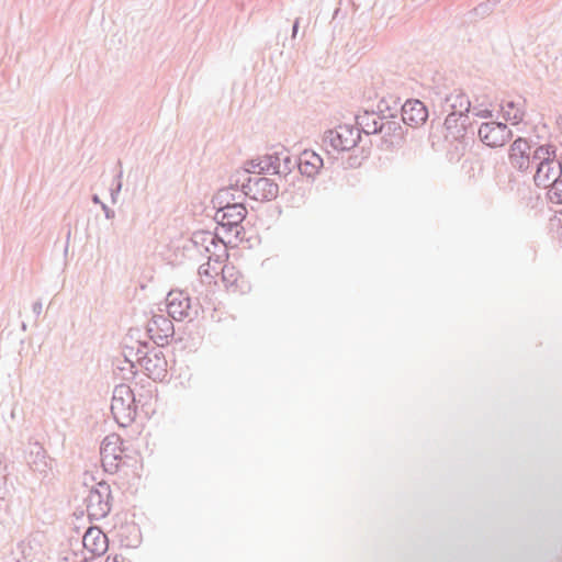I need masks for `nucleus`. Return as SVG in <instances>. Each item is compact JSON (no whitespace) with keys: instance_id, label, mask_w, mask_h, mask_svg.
Returning <instances> with one entry per match:
<instances>
[{"instance_id":"1","label":"nucleus","mask_w":562,"mask_h":562,"mask_svg":"<svg viewBox=\"0 0 562 562\" xmlns=\"http://www.w3.org/2000/svg\"><path fill=\"white\" fill-rule=\"evenodd\" d=\"M533 158L539 161L533 178L535 183L538 187L550 188L562 173V165L557 160L554 147L551 145L539 146L533 153Z\"/></svg>"},{"instance_id":"2","label":"nucleus","mask_w":562,"mask_h":562,"mask_svg":"<svg viewBox=\"0 0 562 562\" xmlns=\"http://www.w3.org/2000/svg\"><path fill=\"white\" fill-rule=\"evenodd\" d=\"M124 456L123 442L119 435L106 436L101 445V461L104 470L114 473L119 470Z\"/></svg>"},{"instance_id":"3","label":"nucleus","mask_w":562,"mask_h":562,"mask_svg":"<svg viewBox=\"0 0 562 562\" xmlns=\"http://www.w3.org/2000/svg\"><path fill=\"white\" fill-rule=\"evenodd\" d=\"M360 138L358 128L342 124L327 133L326 139L336 150H349L353 148Z\"/></svg>"},{"instance_id":"4","label":"nucleus","mask_w":562,"mask_h":562,"mask_svg":"<svg viewBox=\"0 0 562 562\" xmlns=\"http://www.w3.org/2000/svg\"><path fill=\"white\" fill-rule=\"evenodd\" d=\"M111 412L121 425H125L134 418V407L132 406V394L126 387L117 390L111 402Z\"/></svg>"},{"instance_id":"5","label":"nucleus","mask_w":562,"mask_h":562,"mask_svg":"<svg viewBox=\"0 0 562 562\" xmlns=\"http://www.w3.org/2000/svg\"><path fill=\"white\" fill-rule=\"evenodd\" d=\"M479 136L487 146L499 147L506 144L512 133L505 124L488 122L481 125Z\"/></svg>"},{"instance_id":"6","label":"nucleus","mask_w":562,"mask_h":562,"mask_svg":"<svg viewBox=\"0 0 562 562\" xmlns=\"http://www.w3.org/2000/svg\"><path fill=\"white\" fill-rule=\"evenodd\" d=\"M428 117V110L419 100H407L402 106L403 122L413 127L423 125Z\"/></svg>"},{"instance_id":"7","label":"nucleus","mask_w":562,"mask_h":562,"mask_svg":"<svg viewBox=\"0 0 562 562\" xmlns=\"http://www.w3.org/2000/svg\"><path fill=\"white\" fill-rule=\"evenodd\" d=\"M82 543L92 555H101L108 550V538L98 527H90L86 531Z\"/></svg>"},{"instance_id":"8","label":"nucleus","mask_w":562,"mask_h":562,"mask_svg":"<svg viewBox=\"0 0 562 562\" xmlns=\"http://www.w3.org/2000/svg\"><path fill=\"white\" fill-rule=\"evenodd\" d=\"M247 211L246 209L239 204H227L222 206L216 212V220L223 226H236L244 221L246 217Z\"/></svg>"},{"instance_id":"9","label":"nucleus","mask_w":562,"mask_h":562,"mask_svg":"<svg viewBox=\"0 0 562 562\" xmlns=\"http://www.w3.org/2000/svg\"><path fill=\"white\" fill-rule=\"evenodd\" d=\"M509 161L514 168L519 170H525L529 167L530 146L527 140L518 138L512 144Z\"/></svg>"},{"instance_id":"10","label":"nucleus","mask_w":562,"mask_h":562,"mask_svg":"<svg viewBox=\"0 0 562 562\" xmlns=\"http://www.w3.org/2000/svg\"><path fill=\"white\" fill-rule=\"evenodd\" d=\"M190 308V300L182 292L169 293L167 311L172 318L181 321L189 315Z\"/></svg>"},{"instance_id":"11","label":"nucleus","mask_w":562,"mask_h":562,"mask_svg":"<svg viewBox=\"0 0 562 562\" xmlns=\"http://www.w3.org/2000/svg\"><path fill=\"white\" fill-rule=\"evenodd\" d=\"M323 167L322 157L313 150H304L299 158V169L301 173L313 177L318 173Z\"/></svg>"},{"instance_id":"12","label":"nucleus","mask_w":562,"mask_h":562,"mask_svg":"<svg viewBox=\"0 0 562 562\" xmlns=\"http://www.w3.org/2000/svg\"><path fill=\"white\" fill-rule=\"evenodd\" d=\"M447 112L458 114L459 117L465 116L470 111L471 102L462 91H453L447 98Z\"/></svg>"},{"instance_id":"13","label":"nucleus","mask_w":562,"mask_h":562,"mask_svg":"<svg viewBox=\"0 0 562 562\" xmlns=\"http://www.w3.org/2000/svg\"><path fill=\"white\" fill-rule=\"evenodd\" d=\"M256 200H272L278 195L279 188L268 178H259L252 186Z\"/></svg>"},{"instance_id":"14","label":"nucleus","mask_w":562,"mask_h":562,"mask_svg":"<svg viewBox=\"0 0 562 562\" xmlns=\"http://www.w3.org/2000/svg\"><path fill=\"white\" fill-rule=\"evenodd\" d=\"M108 512V504H101L98 493H93L89 496L88 513L91 517L99 519L106 516Z\"/></svg>"},{"instance_id":"15","label":"nucleus","mask_w":562,"mask_h":562,"mask_svg":"<svg viewBox=\"0 0 562 562\" xmlns=\"http://www.w3.org/2000/svg\"><path fill=\"white\" fill-rule=\"evenodd\" d=\"M502 113L506 121L512 124H518L522 121L524 111L516 106L513 102H507L502 106Z\"/></svg>"},{"instance_id":"16","label":"nucleus","mask_w":562,"mask_h":562,"mask_svg":"<svg viewBox=\"0 0 562 562\" xmlns=\"http://www.w3.org/2000/svg\"><path fill=\"white\" fill-rule=\"evenodd\" d=\"M547 195L552 203L562 204V179L552 183Z\"/></svg>"},{"instance_id":"17","label":"nucleus","mask_w":562,"mask_h":562,"mask_svg":"<svg viewBox=\"0 0 562 562\" xmlns=\"http://www.w3.org/2000/svg\"><path fill=\"white\" fill-rule=\"evenodd\" d=\"M239 273L234 266L226 265L222 268V278L228 285L236 284Z\"/></svg>"},{"instance_id":"18","label":"nucleus","mask_w":562,"mask_h":562,"mask_svg":"<svg viewBox=\"0 0 562 562\" xmlns=\"http://www.w3.org/2000/svg\"><path fill=\"white\" fill-rule=\"evenodd\" d=\"M461 119L462 117H459L458 114L448 112V116L445 120V127L450 132L456 131L457 133H459L461 130H463V122L459 124V121Z\"/></svg>"},{"instance_id":"19","label":"nucleus","mask_w":562,"mask_h":562,"mask_svg":"<svg viewBox=\"0 0 562 562\" xmlns=\"http://www.w3.org/2000/svg\"><path fill=\"white\" fill-rule=\"evenodd\" d=\"M199 240H201L203 243L210 241L211 244L216 245L215 244V237L210 232H202V233L195 234L194 235V241L198 244Z\"/></svg>"},{"instance_id":"20","label":"nucleus","mask_w":562,"mask_h":562,"mask_svg":"<svg viewBox=\"0 0 562 562\" xmlns=\"http://www.w3.org/2000/svg\"><path fill=\"white\" fill-rule=\"evenodd\" d=\"M212 272L215 273L216 269L212 268V271H211V260H209V262L206 265H203L200 267V274L212 277Z\"/></svg>"},{"instance_id":"21","label":"nucleus","mask_w":562,"mask_h":562,"mask_svg":"<svg viewBox=\"0 0 562 562\" xmlns=\"http://www.w3.org/2000/svg\"><path fill=\"white\" fill-rule=\"evenodd\" d=\"M106 562H125V559L121 554L109 555Z\"/></svg>"},{"instance_id":"22","label":"nucleus","mask_w":562,"mask_h":562,"mask_svg":"<svg viewBox=\"0 0 562 562\" xmlns=\"http://www.w3.org/2000/svg\"><path fill=\"white\" fill-rule=\"evenodd\" d=\"M146 370L148 371V374H149L151 378H154V379H156V378H158V376L160 375V372H155V371H153L149 367H146Z\"/></svg>"},{"instance_id":"23","label":"nucleus","mask_w":562,"mask_h":562,"mask_svg":"<svg viewBox=\"0 0 562 562\" xmlns=\"http://www.w3.org/2000/svg\"><path fill=\"white\" fill-rule=\"evenodd\" d=\"M161 322H162V324H164V325H166L168 328H170V327H171V323H170L168 319H166V318L161 317Z\"/></svg>"},{"instance_id":"24","label":"nucleus","mask_w":562,"mask_h":562,"mask_svg":"<svg viewBox=\"0 0 562 562\" xmlns=\"http://www.w3.org/2000/svg\"><path fill=\"white\" fill-rule=\"evenodd\" d=\"M158 361L162 362L160 359H158ZM164 364H165V363L162 362V367H161V369H160V372H164V371H165Z\"/></svg>"}]
</instances>
